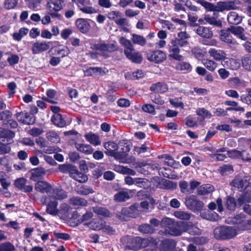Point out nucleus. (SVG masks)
Returning <instances> with one entry per match:
<instances>
[{
    "label": "nucleus",
    "mask_w": 251,
    "mask_h": 251,
    "mask_svg": "<svg viewBox=\"0 0 251 251\" xmlns=\"http://www.w3.org/2000/svg\"><path fill=\"white\" fill-rule=\"evenodd\" d=\"M160 226L165 229V234L179 236L182 234V229L180 226V222L175 223L173 219L165 217L162 220Z\"/></svg>",
    "instance_id": "obj_1"
},
{
    "label": "nucleus",
    "mask_w": 251,
    "mask_h": 251,
    "mask_svg": "<svg viewBox=\"0 0 251 251\" xmlns=\"http://www.w3.org/2000/svg\"><path fill=\"white\" fill-rule=\"evenodd\" d=\"M213 233L217 239L226 240L235 237L237 235V230L233 226H222L215 228Z\"/></svg>",
    "instance_id": "obj_2"
},
{
    "label": "nucleus",
    "mask_w": 251,
    "mask_h": 251,
    "mask_svg": "<svg viewBox=\"0 0 251 251\" xmlns=\"http://www.w3.org/2000/svg\"><path fill=\"white\" fill-rule=\"evenodd\" d=\"M201 5L209 11H223L234 9L236 7L234 2L231 1L219 2L217 5H214L204 0Z\"/></svg>",
    "instance_id": "obj_3"
},
{
    "label": "nucleus",
    "mask_w": 251,
    "mask_h": 251,
    "mask_svg": "<svg viewBox=\"0 0 251 251\" xmlns=\"http://www.w3.org/2000/svg\"><path fill=\"white\" fill-rule=\"evenodd\" d=\"M184 45L182 42L180 43L175 39L171 40L168 45L169 56L176 60H181L183 56L179 54L180 48L185 47Z\"/></svg>",
    "instance_id": "obj_4"
},
{
    "label": "nucleus",
    "mask_w": 251,
    "mask_h": 251,
    "mask_svg": "<svg viewBox=\"0 0 251 251\" xmlns=\"http://www.w3.org/2000/svg\"><path fill=\"white\" fill-rule=\"evenodd\" d=\"M230 184L232 186L237 188L239 191H243L248 187L251 186V176H247L242 177L240 176H236Z\"/></svg>",
    "instance_id": "obj_5"
},
{
    "label": "nucleus",
    "mask_w": 251,
    "mask_h": 251,
    "mask_svg": "<svg viewBox=\"0 0 251 251\" xmlns=\"http://www.w3.org/2000/svg\"><path fill=\"white\" fill-rule=\"evenodd\" d=\"M141 238L139 237H131L129 236H126L121 239V242L124 246L125 249L132 250H137L140 249L141 246L140 244Z\"/></svg>",
    "instance_id": "obj_6"
},
{
    "label": "nucleus",
    "mask_w": 251,
    "mask_h": 251,
    "mask_svg": "<svg viewBox=\"0 0 251 251\" xmlns=\"http://www.w3.org/2000/svg\"><path fill=\"white\" fill-rule=\"evenodd\" d=\"M186 207L193 211H199L202 209L203 203L199 200L197 196L191 195L187 197L185 200Z\"/></svg>",
    "instance_id": "obj_7"
},
{
    "label": "nucleus",
    "mask_w": 251,
    "mask_h": 251,
    "mask_svg": "<svg viewBox=\"0 0 251 251\" xmlns=\"http://www.w3.org/2000/svg\"><path fill=\"white\" fill-rule=\"evenodd\" d=\"M52 43L51 41L38 40L32 43L31 50L32 54H37L48 50Z\"/></svg>",
    "instance_id": "obj_8"
},
{
    "label": "nucleus",
    "mask_w": 251,
    "mask_h": 251,
    "mask_svg": "<svg viewBox=\"0 0 251 251\" xmlns=\"http://www.w3.org/2000/svg\"><path fill=\"white\" fill-rule=\"evenodd\" d=\"M148 59L151 62L159 63L166 58L165 53L160 50H150L147 53Z\"/></svg>",
    "instance_id": "obj_9"
},
{
    "label": "nucleus",
    "mask_w": 251,
    "mask_h": 251,
    "mask_svg": "<svg viewBox=\"0 0 251 251\" xmlns=\"http://www.w3.org/2000/svg\"><path fill=\"white\" fill-rule=\"evenodd\" d=\"M15 116L19 122L25 125L33 124L35 121V117L25 111L18 112Z\"/></svg>",
    "instance_id": "obj_10"
},
{
    "label": "nucleus",
    "mask_w": 251,
    "mask_h": 251,
    "mask_svg": "<svg viewBox=\"0 0 251 251\" xmlns=\"http://www.w3.org/2000/svg\"><path fill=\"white\" fill-rule=\"evenodd\" d=\"M78 9L85 14H93L97 12V9L93 6L90 1L83 0L77 7Z\"/></svg>",
    "instance_id": "obj_11"
},
{
    "label": "nucleus",
    "mask_w": 251,
    "mask_h": 251,
    "mask_svg": "<svg viewBox=\"0 0 251 251\" xmlns=\"http://www.w3.org/2000/svg\"><path fill=\"white\" fill-rule=\"evenodd\" d=\"M45 202L47 203L46 212L53 216L58 215L59 210L57 209L58 202L50 197L45 198Z\"/></svg>",
    "instance_id": "obj_12"
},
{
    "label": "nucleus",
    "mask_w": 251,
    "mask_h": 251,
    "mask_svg": "<svg viewBox=\"0 0 251 251\" xmlns=\"http://www.w3.org/2000/svg\"><path fill=\"white\" fill-rule=\"evenodd\" d=\"M180 228L183 232H188L190 234H199L201 233L200 229L191 222H180Z\"/></svg>",
    "instance_id": "obj_13"
},
{
    "label": "nucleus",
    "mask_w": 251,
    "mask_h": 251,
    "mask_svg": "<svg viewBox=\"0 0 251 251\" xmlns=\"http://www.w3.org/2000/svg\"><path fill=\"white\" fill-rule=\"evenodd\" d=\"M244 151H241L237 150H232L227 151V154L229 158L233 159L241 158L244 161L251 162L250 153L248 152L247 153V156H244L243 155V152Z\"/></svg>",
    "instance_id": "obj_14"
},
{
    "label": "nucleus",
    "mask_w": 251,
    "mask_h": 251,
    "mask_svg": "<svg viewBox=\"0 0 251 251\" xmlns=\"http://www.w3.org/2000/svg\"><path fill=\"white\" fill-rule=\"evenodd\" d=\"M104 148L106 151L105 153L109 156H113L117 159H119V153L117 152L118 145L113 142H108L104 144Z\"/></svg>",
    "instance_id": "obj_15"
},
{
    "label": "nucleus",
    "mask_w": 251,
    "mask_h": 251,
    "mask_svg": "<svg viewBox=\"0 0 251 251\" xmlns=\"http://www.w3.org/2000/svg\"><path fill=\"white\" fill-rule=\"evenodd\" d=\"M26 179L24 177L17 178L15 180V186L24 193H30L33 190V186L26 184Z\"/></svg>",
    "instance_id": "obj_16"
},
{
    "label": "nucleus",
    "mask_w": 251,
    "mask_h": 251,
    "mask_svg": "<svg viewBox=\"0 0 251 251\" xmlns=\"http://www.w3.org/2000/svg\"><path fill=\"white\" fill-rule=\"evenodd\" d=\"M64 5V0H49L46 7L50 12H58L62 9Z\"/></svg>",
    "instance_id": "obj_17"
},
{
    "label": "nucleus",
    "mask_w": 251,
    "mask_h": 251,
    "mask_svg": "<svg viewBox=\"0 0 251 251\" xmlns=\"http://www.w3.org/2000/svg\"><path fill=\"white\" fill-rule=\"evenodd\" d=\"M52 186L45 181H38L35 185V189L36 191L41 193H46L48 196L50 195Z\"/></svg>",
    "instance_id": "obj_18"
},
{
    "label": "nucleus",
    "mask_w": 251,
    "mask_h": 251,
    "mask_svg": "<svg viewBox=\"0 0 251 251\" xmlns=\"http://www.w3.org/2000/svg\"><path fill=\"white\" fill-rule=\"evenodd\" d=\"M155 201L151 197H148L145 201H141L138 203V207L141 209V212H147L153 208Z\"/></svg>",
    "instance_id": "obj_19"
},
{
    "label": "nucleus",
    "mask_w": 251,
    "mask_h": 251,
    "mask_svg": "<svg viewBox=\"0 0 251 251\" xmlns=\"http://www.w3.org/2000/svg\"><path fill=\"white\" fill-rule=\"evenodd\" d=\"M70 174L72 178L80 183H84L88 179L86 175L79 172L75 167L71 168L70 171Z\"/></svg>",
    "instance_id": "obj_20"
},
{
    "label": "nucleus",
    "mask_w": 251,
    "mask_h": 251,
    "mask_svg": "<svg viewBox=\"0 0 251 251\" xmlns=\"http://www.w3.org/2000/svg\"><path fill=\"white\" fill-rule=\"evenodd\" d=\"M15 135V133L11 130L0 129V138H2V141L7 144H10L13 142V138Z\"/></svg>",
    "instance_id": "obj_21"
},
{
    "label": "nucleus",
    "mask_w": 251,
    "mask_h": 251,
    "mask_svg": "<svg viewBox=\"0 0 251 251\" xmlns=\"http://www.w3.org/2000/svg\"><path fill=\"white\" fill-rule=\"evenodd\" d=\"M97 49L98 50L101 52V53L105 55L106 53L112 52L117 50V45L116 43L105 44L102 43L97 45Z\"/></svg>",
    "instance_id": "obj_22"
},
{
    "label": "nucleus",
    "mask_w": 251,
    "mask_h": 251,
    "mask_svg": "<svg viewBox=\"0 0 251 251\" xmlns=\"http://www.w3.org/2000/svg\"><path fill=\"white\" fill-rule=\"evenodd\" d=\"M208 52L209 55L216 61L224 60L226 59V54L222 50L211 48L208 50Z\"/></svg>",
    "instance_id": "obj_23"
},
{
    "label": "nucleus",
    "mask_w": 251,
    "mask_h": 251,
    "mask_svg": "<svg viewBox=\"0 0 251 251\" xmlns=\"http://www.w3.org/2000/svg\"><path fill=\"white\" fill-rule=\"evenodd\" d=\"M74 145L75 149L78 151L85 154L89 155L93 152V148L89 144L75 142Z\"/></svg>",
    "instance_id": "obj_24"
},
{
    "label": "nucleus",
    "mask_w": 251,
    "mask_h": 251,
    "mask_svg": "<svg viewBox=\"0 0 251 251\" xmlns=\"http://www.w3.org/2000/svg\"><path fill=\"white\" fill-rule=\"evenodd\" d=\"M29 173L30 175L29 179L34 181H36L45 175L46 171L42 168H36L31 170Z\"/></svg>",
    "instance_id": "obj_25"
},
{
    "label": "nucleus",
    "mask_w": 251,
    "mask_h": 251,
    "mask_svg": "<svg viewBox=\"0 0 251 251\" xmlns=\"http://www.w3.org/2000/svg\"><path fill=\"white\" fill-rule=\"evenodd\" d=\"M229 30H230V32L232 34L241 40L246 41L247 39V37L244 34L245 29L242 26H231L230 27H229Z\"/></svg>",
    "instance_id": "obj_26"
},
{
    "label": "nucleus",
    "mask_w": 251,
    "mask_h": 251,
    "mask_svg": "<svg viewBox=\"0 0 251 251\" xmlns=\"http://www.w3.org/2000/svg\"><path fill=\"white\" fill-rule=\"evenodd\" d=\"M229 28L221 30L220 37L221 41L229 44H234L235 41L233 39Z\"/></svg>",
    "instance_id": "obj_27"
},
{
    "label": "nucleus",
    "mask_w": 251,
    "mask_h": 251,
    "mask_svg": "<svg viewBox=\"0 0 251 251\" xmlns=\"http://www.w3.org/2000/svg\"><path fill=\"white\" fill-rule=\"evenodd\" d=\"M49 197L51 198L54 200H63L67 197V194L62 189L52 188L51 192Z\"/></svg>",
    "instance_id": "obj_28"
},
{
    "label": "nucleus",
    "mask_w": 251,
    "mask_h": 251,
    "mask_svg": "<svg viewBox=\"0 0 251 251\" xmlns=\"http://www.w3.org/2000/svg\"><path fill=\"white\" fill-rule=\"evenodd\" d=\"M176 246V242L173 240L166 239L163 241L160 245V251H172Z\"/></svg>",
    "instance_id": "obj_29"
},
{
    "label": "nucleus",
    "mask_w": 251,
    "mask_h": 251,
    "mask_svg": "<svg viewBox=\"0 0 251 251\" xmlns=\"http://www.w3.org/2000/svg\"><path fill=\"white\" fill-rule=\"evenodd\" d=\"M75 25L78 29L82 33H86L90 27V24L88 21L83 18L77 19Z\"/></svg>",
    "instance_id": "obj_30"
},
{
    "label": "nucleus",
    "mask_w": 251,
    "mask_h": 251,
    "mask_svg": "<svg viewBox=\"0 0 251 251\" xmlns=\"http://www.w3.org/2000/svg\"><path fill=\"white\" fill-rule=\"evenodd\" d=\"M227 20L229 24L237 25L242 22V17L235 11H231L227 15Z\"/></svg>",
    "instance_id": "obj_31"
},
{
    "label": "nucleus",
    "mask_w": 251,
    "mask_h": 251,
    "mask_svg": "<svg viewBox=\"0 0 251 251\" xmlns=\"http://www.w3.org/2000/svg\"><path fill=\"white\" fill-rule=\"evenodd\" d=\"M105 221L100 218L93 219L88 224L89 227L94 230H100L105 226Z\"/></svg>",
    "instance_id": "obj_32"
},
{
    "label": "nucleus",
    "mask_w": 251,
    "mask_h": 251,
    "mask_svg": "<svg viewBox=\"0 0 251 251\" xmlns=\"http://www.w3.org/2000/svg\"><path fill=\"white\" fill-rule=\"evenodd\" d=\"M196 32L199 36L204 38L209 39L213 36L212 31L207 27L200 26L197 29Z\"/></svg>",
    "instance_id": "obj_33"
},
{
    "label": "nucleus",
    "mask_w": 251,
    "mask_h": 251,
    "mask_svg": "<svg viewBox=\"0 0 251 251\" xmlns=\"http://www.w3.org/2000/svg\"><path fill=\"white\" fill-rule=\"evenodd\" d=\"M125 54L128 59L136 63H140L143 59L142 55L139 52L135 51L134 49Z\"/></svg>",
    "instance_id": "obj_34"
},
{
    "label": "nucleus",
    "mask_w": 251,
    "mask_h": 251,
    "mask_svg": "<svg viewBox=\"0 0 251 251\" xmlns=\"http://www.w3.org/2000/svg\"><path fill=\"white\" fill-rule=\"evenodd\" d=\"M84 137L88 142L94 146H96L101 144L99 136L91 132L86 133Z\"/></svg>",
    "instance_id": "obj_35"
},
{
    "label": "nucleus",
    "mask_w": 251,
    "mask_h": 251,
    "mask_svg": "<svg viewBox=\"0 0 251 251\" xmlns=\"http://www.w3.org/2000/svg\"><path fill=\"white\" fill-rule=\"evenodd\" d=\"M223 65L227 68L236 70L240 67V62L236 59L228 58L227 60L224 61Z\"/></svg>",
    "instance_id": "obj_36"
},
{
    "label": "nucleus",
    "mask_w": 251,
    "mask_h": 251,
    "mask_svg": "<svg viewBox=\"0 0 251 251\" xmlns=\"http://www.w3.org/2000/svg\"><path fill=\"white\" fill-rule=\"evenodd\" d=\"M150 90L155 93H164L168 91V88L165 83L158 82L152 84L150 87Z\"/></svg>",
    "instance_id": "obj_37"
},
{
    "label": "nucleus",
    "mask_w": 251,
    "mask_h": 251,
    "mask_svg": "<svg viewBox=\"0 0 251 251\" xmlns=\"http://www.w3.org/2000/svg\"><path fill=\"white\" fill-rule=\"evenodd\" d=\"M131 191H120L114 195V200L117 202H123L130 198L129 192Z\"/></svg>",
    "instance_id": "obj_38"
},
{
    "label": "nucleus",
    "mask_w": 251,
    "mask_h": 251,
    "mask_svg": "<svg viewBox=\"0 0 251 251\" xmlns=\"http://www.w3.org/2000/svg\"><path fill=\"white\" fill-rule=\"evenodd\" d=\"M70 203L76 207H80L86 206L87 201L79 197H74L70 199Z\"/></svg>",
    "instance_id": "obj_39"
},
{
    "label": "nucleus",
    "mask_w": 251,
    "mask_h": 251,
    "mask_svg": "<svg viewBox=\"0 0 251 251\" xmlns=\"http://www.w3.org/2000/svg\"><path fill=\"white\" fill-rule=\"evenodd\" d=\"M131 210L130 207L123 208L121 212L117 214V217L120 220L127 221L128 218L134 217V215L131 213Z\"/></svg>",
    "instance_id": "obj_40"
},
{
    "label": "nucleus",
    "mask_w": 251,
    "mask_h": 251,
    "mask_svg": "<svg viewBox=\"0 0 251 251\" xmlns=\"http://www.w3.org/2000/svg\"><path fill=\"white\" fill-rule=\"evenodd\" d=\"M235 221L233 222L236 224H241L245 228L246 226L251 225V220L246 219L245 215L244 214H240L236 215L235 218Z\"/></svg>",
    "instance_id": "obj_41"
},
{
    "label": "nucleus",
    "mask_w": 251,
    "mask_h": 251,
    "mask_svg": "<svg viewBox=\"0 0 251 251\" xmlns=\"http://www.w3.org/2000/svg\"><path fill=\"white\" fill-rule=\"evenodd\" d=\"M144 75V73L140 70L134 72H127L125 74V76L126 79L135 80L142 78Z\"/></svg>",
    "instance_id": "obj_42"
},
{
    "label": "nucleus",
    "mask_w": 251,
    "mask_h": 251,
    "mask_svg": "<svg viewBox=\"0 0 251 251\" xmlns=\"http://www.w3.org/2000/svg\"><path fill=\"white\" fill-rule=\"evenodd\" d=\"M51 121L54 125L60 127H63L66 125L65 121L60 114H55L51 117Z\"/></svg>",
    "instance_id": "obj_43"
},
{
    "label": "nucleus",
    "mask_w": 251,
    "mask_h": 251,
    "mask_svg": "<svg viewBox=\"0 0 251 251\" xmlns=\"http://www.w3.org/2000/svg\"><path fill=\"white\" fill-rule=\"evenodd\" d=\"M214 190V186L210 184H205L198 189V194L203 195L212 192Z\"/></svg>",
    "instance_id": "obj_44"
},
{
    "label": "nucleus",
    "mask_w": 251,
    "mask_h": 251,
    "mask_svg": "<svg viewBox=\"0 0 251 251\" xmlns=\"http://www.w3.org/2000/svg\"><path fill=\"white\" fill-rule=\"evenodd\" d=\"M131 40L133 44H137L141 46H144L146 45V39L143 36L135 33L131 34Z\"/></svg>",
    "instance_id": "obj_45"
},
{
    "label": "nucleus",
    "mask_w": 251,
    "mask_h": 251,
    "mask_svg": "<svg viewBox=\"0 0 251 251\" xmlns=\"http://www.w3.org/2000/svg\"><path fill=\"white\" fill-rule=\"evenodd\" d=\"M202 64L209 71L214 72L218 67V64L213 60L203 59Z\"/></svg>",
    "instance_id": "obj_46"
},
{
    "label": "nucleus",
    "mask_w": 251,
    "mask_h": 251,
    "mask_svg": "<svg viewBox=\"0 0 251 251\" xmlns=\"http://www.w3.org/2000/svg\"><path fill=\"white\" fill-rule=\"evenodd\" d=\"M119 42L125 48L124 53L125 54L127 53L128 51L134 50V47L131 42L128 39H126L124 37H120Z\"/></svg>",
    "instance_id": "obj_47"
},
{
    "label": "nucleus",
    "mask_w": 251,
    "mask_h": 251,
    "mask_svg": "<svg viewBox=\"0 0 251 251\" xmlns=\"http://www.w3.org/2000/svg\"><path fill=\"white\" fill-rule=\"evenodd\" d=\"M103 73L102 69L100 67H89L84 71L86 76L102 75Z\"/></svg>",
    "instance_id": "obj_48"
},
{
    "label": "nucleus",
    "mask_w": 251,
    "mask_h": 251,
    "mask_svg": "<svg viewBox=\"0 0 251 251\" xmlns=\"http://www.w3.org/2000/svg\"><path fill=\"white\" fill-rule=\"evenodd\" d=\"M0 166L2 170L11 171V163L8 156H5L0 158Z\"/></svg>",
    "instance_id": "obj_49"
},
{
    "label": "nucleus",
    "mask_w": 251,
    "mask_h": 251,
    "mask_svg": "<svg viewBox=\"0 0 251 251\" xmlns=\"http://www.w3.org/2000/svg\"><path fill=\"white\" fill-rule=\"evenodd\" d=\"M46 138L51 143H57L60 141V138L57 132L54 131H50L46 134Z\"/></svg>",
    "instance_id": "obj_50"
},
{
    "label": "nucleus",
    "mask_w": 251,
    "mask_h": 251,
    "mask_svg": "<svg viewBox=\"0 0 251 251\" xmlns=\"http://www.w3.org/2000/svg\"><path fill=\"white\" fill-rule=\"evenodd\" d=\"M176 69L178 71L189 72L192 70V66L188 62H180L176 64Z\"/></svg>",
    "instance_id": "obj_51"
},
{
    "label": "nucleus",
    "mask_w": 251,
    "mask_h": 251,
    "mask_svg": "<svg viewBox=\"0 0 251 251\" xmlns=\"http://www.w3.org/2000/svg\"><path fill=\"white\" fill-rule=\"evenodd\" d=\"M177 38H175V40L179 42H182L184 45V46L186 47L189 45V42L188 39L189 38V35L185 31H181L178 33Z\"/></svg>",
    "instance_id": "obj_52"
},
{
    "label": "nucleus",
    "mask_w": 251,
    "mask_h": 251,
    "mask_svg": "<svg viewBox=\"0 0 251 251\" xmlns=\"http://www.w3.org/2000/svg\"><path fill=\"white\" fill-rule=\"evenodd\" d=\"M242 65L244 69L251 71V55H244L241 59Z\"/></svg>",
    "instance_id": "obj_53"
},
{
    "label": "nucleus",
    "mask_w": 251,
    "mask_h": 251,
    "mask_svg": "<svg viewBox=\"0 0 251 251\" xmlns=\"http://www.w3.org/2000/svg\"><path fill=\"white\" fill-rule=\"evenodd\" d=\"M28 32V29L26 28H21L18 32H14L13 37L14 40L20 41L22 38L25 36Z\"/></svg>",
    "instance_id": "obj_54"
},
{
    "label": "nucleus",
    "mask_w": 251,
    "mask_h": 251,
    "mask_svg": "<svg viewBox=\"0 0 251 251\" xmlns=\"http://www.w3.org/2000/svg\"><path fill=\"white\" fill-rule=\"evenodd\" d=\"M204 19L205 22L210 25L218 27H221L222 26V23L220 20H217L215 17L210 16L209 15H205Z\"/></svg>",
    "instance_id": "obj_55"
},
{
    "label": "nucleus",
    "mask_w": 251,
    "mask_h": 251,
    "mask_svg": "<svg viewBox=\"0 0 251 251\" xmlns=\"http://www.w3.org/2000/svg\"><path fill=\"white\" fill-rule=\"evenodd\" d=\"M93 189L91 187L85 185H82L77 188V193L82 195H87L94 193Z\"/></svg>",
    "instance_id": "obj_56"
},
{
    "label": "nucleus",
    "mask_w": 251,
    "mask_h": 251,
    "mask_svg": "<svg viewBox=\"0 0 251 251\" xmlns=\"http://www.w3.org/2000/svg\"><path fill=\"white\" fill-rule=\"evenodd\" d=\"M174 215L176 218L182 220H188L191 217V215L188 212L183 211H175Z\"/></svg>",
    "instance_id": "obj_57"
},
{
    "label": "nucleus",
    "mask_w": 251,
    "mask_h": 251,
    "mask_svg": "<svg viewBox=\"0 0 251 251\" xmlns=\"http://www.w3.org/2000/svg\"><path fill=\"white\" fill-rule=\"evenodd\" d=\"M237 202L240 205H244L246 202H251V191L246 193L243 196L237 199Z\"/></svg>",
    "instance_id": "obj_58"
},
{
    "label": "nucleus",
    "mask_w": 251,
    "mask_h": 251,
    "mask_svg": "<svg viewBox=\"0 0 251 251\" xmlns=\"http://www.w3.org/2000/svg\"><path fill=\"white\" fill-rule=\"evenodd\" d=\"M226 205L229 210H234L236 206H241L237 202V200L235 201V199L232 197H228L226 201Z\"/></svg>",
    "instance_id": "obj_59"
},
{
    "label": "nucleus",
    "mask_w": 251,
    "mask_h": 251,
    "mask_svg": "<svg viewBox=\"0 0 251 251\" xmlns=\"http://www.w3.org/2000/svg\"><path fill=\"white\" fill-rule=\"evenodd\" d=\"M180 192L184 194H191L189 183L185 181L181 180L179 182Z\"/></svg>",
    "instance_id": "obj_60"
},
{
    "label": "nucleus",
    "mask_w": 251,
    "mask_h": 251,
    "mask_svg": "<svg viewBox=\"0 0 251 251\" xmlns=\"http://www.w3.org/2000/svg\"><path fill=\"white\" fill-rule=\"evenodd\" d=\"M29 8L35 10L41 3L42 0H25Z\"/></svg>",
    "instance_id": "obj_61"
},
{
    "label": "nucleus",
    "mask_w": 251,
    "mask_h": 251,
    "mask_svg": "<svg viewBox=\"0 0 251 251\" xmlns=\"http://www.w3.org/2000/svg\"><path fill=\"white\" fill-rule=\"evenodd\" d=\"M219 171L222 175H226L231 174L233 170L231 165H224L220 168Z\"/></svg>",
    "instance_id": "obj_62"
},
{
    "label": "nucleus",
    "mask_w": 251,
    "mask_h": 251,
    "mask_svg": "<svg viewBox=\"0 0 251 251\" xmlns=\"http://www.w3.org/2000/svg\"><path fill=\"white\" fill-rule=\"evenodd\" d=\"M93 211L97 215L103 216L104 217H108L109 215V212L108 210L102 207L98 206L94 207Z\"/></svg>",
    "instance_id": "obj_63"
},
{
    "label": "nucleus",
    "mask_w": 251,
    "mask_h": 251,
    "mask_svg": "<svg viewBox=\"0 0 251 251\" xmlns=\"http://www.w3.org/2000/svg\"><path fill=\"white\" fill-rule=\"evenodd\" d=\"M14 246L9 242L0 245V251H14Z\"/></svg>",
    "instance_id": "obj_64"
}]
</instances>
